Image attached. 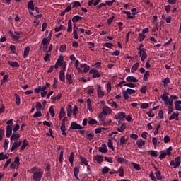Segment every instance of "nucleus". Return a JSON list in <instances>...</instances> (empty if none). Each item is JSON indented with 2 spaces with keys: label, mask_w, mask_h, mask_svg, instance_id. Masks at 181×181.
Segmentation results:
<instances>
[{
  "label": "nucleus",
  "mask_w": 181,
  "mask_h": 181,
  "mask_svg": "<svg viewBox=\"0 0 181 181\" xmlns=\"http://www.w3.org/2000/svg\"><path fill=\"white\" fill-rule=\"evenodd\" d=\"M139 67V63H136L134 64L132 66V69H131V72L132 73H134L136 71L138 70V68Z\"/></svg>",
  "instance_id": "obj_32"
},
{
  "label": "nucleus",
  "mask_w": 181,
  "mask_h": 181,
  "mask_svg": "<svg viewBox=\"0 0 181 181\" xmlns=\"http://www.w3.org/2000/svg\"><path fill=\"white\" fill-rule=\"evenodd\" d=\"M114 2H115V0H112V1H106L105 4V6H112V4H114Z\"/></svg>",
  "instance_id": "obj_62"
},
{
  "label": "nucleus",
  "mask_w": 181,
  "mask_h": 181,
  "mask_svg": "<svg viewBox=\"0 0 181 181\" xmlns=\"http://www.w3.org/2000/svg\"><path fill=\"white\" fill-rule=\"evenodd\" d=\"M81 19H83V17L76 15L72 18V22L76 23V22H78V21H81Z\"/></svg>",
  "instance_id": "obj_33"
},
{
  "label": "nucleus",
  "mask_w": 181,
  "mask_h": 181,
  "mask_svg": "<svg viewBox=\"0 0 181 181\" xmlns=\"http://www.w3.org/2000/svg\"><path fill=\"white\" fill-rule=\"evenodd\" d=\"M44 62H50V54H49V52H46Z\"/></svg>",
  "instance_id": "obj_55"
},
{
  "label": "nucleus",
  "mask_w": 181,
  "mask_h": 181,
  "mask_svg": "<svg viewBox=\"0 0 181 181\" xmlns=\"http://www.w3.org/2000/svg\"><path fill=\"white\" fill-rule=\"evenodd\" d=\"M78 173H80V168H78V167H75L74 168V175L77 180H80V178H78Z\"/></svg>",
  "instance_id": "obj_16"
},
{
  "label": "nucleus",
  "mask_w": 181,
  "mask_h": 181,
  "mask_svg": "<svg viewBox=\"0 0 181 181\" xmlns=\"http://www.w3.org/2000/svg\"><path fill=\"white\" fill-rule=\"evenodd\" d=\"M151 74V72L149 71H146L144 74L143 80L144 81H148V76Z\"/></svg>",
  "instance_id": "obj_50"
},
{
  "label": "nucleus",
  "mask_w": 181,
  "mask_h": 181,
  "mask_svg": "<svg viewBox=\"0 0 181 181\" xmlns=\"http://www.w3.org/2000/svg\"><path fill=\"white\" fill-rule=\"evenodd\" d=\"M66 81H68L69 84H73V78L71 77V74L66 73Z\"/></svg>",
  "instance_id": "obj_24"
},
{
  "label": "nucleus",
  "mask_w": 181,
  "mask_h": 181,
  "mask_svg": "<svg viewBox=\"0 0 181 181\" xmlns=\"http://www.w3.org/2000/svg\"><path fill=\"white\" fill-rule=\"evenodd\" d=\"M109 105H111L112 108H118V104L116 102L112 101V99L108 100Z\"/></svg>",
  "instance_id": "obj_29"
},
{
  "label": "nucleus",
  "mask_w": 181,
  "mask_h": 181,
  "mask_svg": "<svg viewBox=\"0 0 181 181\" xmlns=\"http://www.w3.org/2000/svg\"><path fill=\"white\" fill-rule=\"evenodd\" d=\"M69 160V163H71V165H73V162H74V152H71L70 153Z\"/></svg>",
  "instance_id": "obj_42"
},
{
  "label": "nucleus",
  "mask_w": 181,
  "mask_h": 181,
  "mask_svg": "<svg viewBox=\"0 0 181 181\" xmlns=\"http://www.w3.org/2000/svg\"><path fill=\"white\" fill-rule=\"evenodd\" d=\"M98 117H99V119H100L102 124H104V122H105V117H104V115L103 113H100Z\"/></svg>",
  "instance_id": "obj_51"
},
{
  "label": "nucleus",
  "mask_w": 181,
  "mask_h": 181,
  "mask_svg": "<svg viewBox=\"0 0 181 181\" xmlns=\"http://www.w3.org/2000/svg\"><path fill=\"white\" fill-rule=\"evenodd\" d=\"M31 173H33V177L35 181H40L42 180V177L43 176V172L40 168L37 167H34L31 170Z\"/></svg>",
  "instance_id": "obj_1"
},
{
  "label": "nucleus",
  "mask_w": 181,
  "mask_h": 181,
  "mask_svg": "<svg viewBox=\"0 0 181 181\" xmlns=\"http://www.w3.org/2000/svg\"><path fill=\"white\" fill-rule=\"evenodd\" d=\"M136 91L134 89L127 88L126 90L122 91V94L124 100H128L129 98V95L132 94H135Z\"/></svg>",
  "instance_id": "obj_3"
},
{
  "label": "nucleus",
  "mask_w": 181,
  "mask_h": 181,
  "mask_svg": "<svg viewBox=\"0 0 181 181\" xmlns=\"http://www.w3.org/2000/svg\"><path fill=\"white\" fill-rule=\"evenodd\" d=\"M127 117V115L124 112H120L115 115V119H124Z\"/></svg>",
  "instance_id": "obj_10"
},
{
  "label": "nucleus",
  "mask_w": 181,
  "mask_h": 181,
  "mask_svg": "<svg viewBox=\"0 0 181 181\" xmlns=\"http://www.w3.org/2000/svg\"><path fill=\"white\" fill-rule=\"evenodd\" d=\"M87 108L90 112H93V107L91 106V100L90 98L87 99Z\"/></svg>",
  "instance_id": "obj_27"
},
{
  "label": "nucleus",
  "mask_w": 181,
  "mask_h": 181,
  "mask_svg": "<svg viewBox=\"0 0 181 181\" xmlns=\"http://www.w3.org/2000/svg\"><path fill=\"white\" fill-rule=\"evenodd\" d=\"M86 136L88 141H92L94 139V133H88Z\"/></svg>",
  "instance_id": "obj_54"
},
{
  "label": "nucleus",
  "mask_w": 181,
  "mask_h": 181,
  "mask_svg": "<svg viewBox=\"0 0 181 181\" xmlns=\"http://www.w3.org/2000/svg\"><path fill=\"white\" fill-rule=\"evenodd\" d=\"M9 33L11 35V37L12 39H14V40H19V39H21V33H19L18 31H15L14 32L15 34H13V33H12V31H9Z\"/></svg>",
  "instance_id": "obj_6"
},
{
  "label": "nucleus",
  "mask_w": 181,
  "mask_h": 181,
  "mask_svg": "<svg viewBox=\"0 0 181 181\" xmlns=\"http://www.w3.org/2000/svg\"><path fill=\"white\" fill-rule=\"evenodd\" d=\"M8 63L11 67H13V69H18V67H19V63L16 62L8 61Z\"/></svg>",
  "instance_id": "obj_20"
},
{
  "label": "nucleus",
  "mask_w": 181,
  "mask_h": 181,
  "mask_svg": "<svg viewBox=\"0 0 181 181\" xmlns=\"http://www.w3.org/2000/svg\"><path fill=\"white\" fill-rule=\"evenodd\" d=\"M88 6H93H93H97V5H98V1L97 0H88Z\"/></svg>",
  "instance_id": "obj_30"
},
{
  "label": "nucleus",
  "mask_w": 181,
  "mask_h": 181,
  "mask_svg": "<svg viewBox=\"0 0 181 181\" xmlns=\"http://www.w3.org/2000/svg\"><path fill=\"white\" fill-rule=\"evenodd\" d=\"M181 160L180 157L177 156L175 158V160H172L170 163V166H173L174 168H179L180 166Z\"/></svg>",
  "instance_id": "obj_4"
},
{
  "label": "nucleus",
  "mask_w": 181,
  "mask_h": 181,
  "mask_svg": "<svg viewBox=\"0 0 181 181\" xmlns=\"http://www.w3.org/2000/svg\"><path fill=\"white\" fill-rule=\"evenodd\" d=\"M98 123V122H97V120H95V119H90L89 121H88V124L89 125H91V126H93V125H95V124H97Z\"/></svg>",
  "instance_id": "obj_57"
},
{
  "label": "nucleus",
  "mask_w": 181,
  "mask_h": 181,
  "mask_svg": "<svg viewBox=\"0 0 181 181\" xmlns=\"http://www.w3.org/2000/svg\"><path fill=\"white\" fill-rule=\"evenodd\" d=\"M145 37H146L145 34L139 33L138 37L139 42H144V40H145Z\"/></svg>",
  "instance_id": "obj_41"
},
{
  "label": "nucleus",
  "mask_w": 181,
  "mask_h": 181,
  "mask_svg": "<svg viewBox=\"0 0 181 181\" xmlns=\"http://www.w3.org/2000/svg\"><path fill=\"white\" fill-rule=\"evenodd\" d=\"M69 128L70 129H83V127L76 122H72Z\"/></svg>",
  "instance_id": "obj_8"
},
{
  "label": "nucleus",
  "mask_w": 181,
  "mask_h": 181,
  "mask_svg": "<svg viewBox=\"0 0 181 181\" xmlns=\"http://www.w3.org/2000/svg\"><path fill=\"white\" fill-rule=\"evenodd\" d=\"M136 144L138 145V148L141 149V148L145 145V141L142 140V139H140L137 140Z\"/></svg>",
  "instance_id": "obj_26"
},
{
  "label": "nucleus",
  "mask_w": 181,
  "mask_h": 181,
  "mask_svg": "<svg viewBox=\"0 0 181 181\" xmlns=\"http://www.w3.org/2000/svg\"><path fill=\"white\" fill-rule=\"evenodd\" d=\"M148 153H150L151 156H152L153 158H156L158 156V151L155 150L148 151Z\"/></svg>",
  "instance_id": "obj_37"
},
{
  "label": "nucleus",
  "mask_w": 181,
  "mask_h": 181,
  "mask_svg": "<svg viewBox=\"0 0 181 181\" xmlns=\"http://www.w3.org/2000/svg\"><path fill=\"white\" fill-rule=\"evenodd\" d=\"M66 49H67V45H62L59 47V52H61V53H64V52H66Z\"/></svg>",
  "instance_id": "obj_49"
},
{
  "label": "nucleus",
  "mask_w": 181,
  "mask_h": 181,
  "mask_svg": "<svg viewBox=\"0 0 181 181\" xmlns=\"http://www.w3.org/2000/svg\"><path fill=\"white\" fill-rule=\"evenodd\" d=\"M132 165L134 169L136 170H141V165L136 163H132Z\"/></svg>",
  "instance_id": "obj_48"
},
{
  "label": "nucleus",
  "mask_w": 181,
  "mask_h": 181,
  "mask_svg": "<svg viewBox=\"0 0 181 181\" xmlns=\"http://www.w3.org/2000/svg\"><path fill=\"white\" fill-rule=\"evenodd\" d=\"M80 159L81 160V163H83V165H85L86 166H89L88 165V161L87 160V158L81 156Z\"/></svg>",
  "instance_id": "obj_45"
},
{
  "label": "nucleus",
  "mask_w": 181,
  "mask_h": 181,
  "mask_svg": "<svg viewBox=\"0 0 181 181\" xmlns=\"http://www.w3.org/2000/svg\"><path fill=\"white\" fill-rule=\"evenodd\" d=\"M59 80L62 83H66V75L63 71L59 72Z\"/></svg>",
  "instance_id": "obj_25"
},
{
  "label": "nucleus",
  "mask_w": 181,
  "mask_h": 181,
  "mask_svg": "<svg viewBox=\"0 0 181 181\" xmlns=\"http://www.w3.org/2000/svg\"><path fill=\"white\" fill-rule=\"evenodd\" d=\"M127 81H128L129 83H138V79H136V78H135L134 76H127L126 78Z\"/></svg>",
  "instance_id": "obj_17"
},
{
  "label": "nucleus",
  "mask_w": 181,
  "mask_h": 181,
  "mask_svg": "<svg viewBox=\"0 0 181 181\" xmlns=\"http://www.w3.org/2000/svg\"><path fill=\"white\" fill-rule=\"evenodd\" d=\"M56 64L60 66H63V58L58 59L57 61L56 62Z\"/></svg>",
  "instance_id": "obj_64"
},
{
  "label": "nucleus",
  "mask_w": 181,
  "mask_h": 181,
  "mask_svg": "<svg viewBox=\"0 0 181 181\" xmlns=\"http://www.w3.org/2000/svg\"><path fill=\"white\" fill-rule=\"evenodd\" d=\"M26 146H29V142H28L27 139H24L23 141V144L21 146V151H24V149L26 148Z\"/></svg>",
  "instance_id": "obj_28"
},
{
  "label": "nucleus",
  "mask_w": 181,
  "mask_h": 181,
  "mask_svg": "<svg viewBox=\"0 0 181 181\" xmlns=\"http://www.w3.org/2000/svg\"><path fill=\"white\" fill-rule=\"evenodd\" d=\"M21 158H19V156L16 157L14 160V163L16 165H17V169H19V165H21Z\"/></svg>",
  "instance_id": "obj_44"
},
{
  "label": "nucleus",
  "mask_w": 181,
  "mask_h": 181,
  "mask_svg": "<svg viewBox=\"0 0 181 181\" xmlns=\"http://www.w3.org/2000/svg\"><path fill=\"white\" fill-rule=\"evenodd\" d=\"M127 142V139H125V136H123L120 138V145L124 146V144Z\"/></svg>",
  "instance_id": "obj_59"
},
{
  "label": "nucleus",
  "mask_w": 181,
  "mask_h": 181,
  "mask_svg": "<svg viewBox=\"0 0 181 181\" xmlns=\"http://www.w3.org/2000/svg\"><path fill=\"white\" fill-rule=\"evenodd\" d=\"M66 32H68V33H71V32H73V23H71V20L68 21V28Z\"/></svg>",
  "instance_id": "obj_19"
},
{
  "label": "nucleus",
  "mask_w": 181,
  "mask_h": 181,
  "mask_svg": "<svg viewBox=\"0 0 181 181\" xmlns=\"http://www.w3.org/2000/svg\"><path fill=\"white\" fill-rule=\"evenodd\" d=\"M175 105L177 111H181V105L178 103L177 100L175 102Z\"/></svg>",
  "instance_id": "obj_61"
},
{
  "label": "nucleus",
  "mask_w": 181,
  "mask_h": 181,
  "mask_svg": "<svg viewBox=\"0 0 181 181\" xmlns=\"http://www.w3.org/2000/svg\"><path fill=\"white\" fill-rule=\"evenodd\" d=\"M124 168H122V166L119 168V170H117V173H119L120 177H124Z\"/></svg>",
  "instance_id": "obj_40"
},
{
  "label": "nucleus",
  "mask_w": 181,
  "mask_h": 181,
  "mask_svg": "<svg viewBox=\"0 0 181 181\" xmlns=\"http://www.w3.org/2000/svg\"><path fill=\"white\" fill-rule=\"evenodd\" d=\"M27 8L30 11H35V4H33V0H30L28 1Z\"/></svg>",
  "instance_id": "obj_18"
},
{
  "label": "nucleus",
  "mask_w": 181,
  "mask_h": 181,
  "mask_svg": "<svg viewBox=\"0 0 181 181\" xmlns=\"http://www.w3.org/2000/svg\"><path fill=\"white\" fill-rule=\"evenodd\" d=\"M9 49L11 50V53L13 54H16V56H18V53L16 52V51H15V50H16V46L11 45Z\"/></svg>",
  "instance_id": "obj_43"
},
{
  "label": "nucleus",
  "mask_w": 181,
  "mask_h": 181,
  "mask_svg": "<svg viewBox=\"0 0 181 181\" xmlns=\"http://www.w3.org/2000/svg\"><path fill=\"white\" fill-rule=\"evenodd\" d=\"M50 45V36L42 39L41 46H46Z\"/></svg>",
  "instance_id": "obj_12"
},
{
  "label": "nucleus",
  "mask_w": 181,
  "mask_h": 181,
  "mask_svg": "<svg viewBox=\"0 0 181 181\" xmlns=\"http://www.w3.org/2000/svg\"><path fill=\"white\" fill-rule=\"evenodd\" d=\"M109 111H111V110L110 109V107L108 106L104 107L103 109V115H108Z\"/></svg>",
  "instance_id": "obj_36"
},
{
  "label": "nucleus",
  "mask_w": 181,
  "mask_h": 181,
  "mask_svg": "<svg viewBox=\"0 0 181 181\" xmlns=\"http://www.w3.org/2000/svg\"><path fill=\"white\" fill-rule=\"evenodd\" d=\"M13 129V125H7L6 129V138H11V135H12V129Z\"/></svg>",
  "instance_id": "obj_7"
},
{
  "label": "nucleus",
  "mask_w": 181,
  "mask_h": 181,
  "mask_svg": "<svg viewBox=\"0 0 181 181\" xmlns=\"http://www.w3.org/2000/svg\"><path fill=\"white\" fill-rule=\"evenodd\" d=\"M108 172H110V168L105 166L102 169V173L103 175H105V173H108Z\"/></svg>",
  "instance_id": "obj_53"
},
{
  "label": "nucleus",
  "mask_w": 181,
  "mask_h": 181,
  "mask_svg": "<svg viewBox=\"0 0 181 181\" xmlns=\"http://www.w3.org/2000/svg\"><path fill=\"white\" fill-rule=\"evenodd\" d=\"M30 52V47H27L24 50L23 57L26 59L28 56H29V52Z\"/></svg>",
  "instance_id": "obj_34"
},
{
  "label": "nucleus",
  "mask_w": 181,
  "mask_h": 181,
  "mask_svg": "<svg viewBox=\"0 0 181 181\" xmlns=\"http://www.w3.org/2000/svg\"><path fill=\"white\" fill-rule=\"evenodd\" d=\"M94 159H95V160L99 164L103 163V162H104V159L103 158V156H101V155L95 156Z\"/></svg>",
  "instance_id": "obj_21"
},
{
  "label": "nucleus",
  "mask_w": 181,
  "mask_h": 181,
  "mask_svg": "<svg viewBox=\"0 0 181 181\" xmlns=\"http://www.w3.org/2000/svg\"><path fill=\"white\" fill-rule=\"evenodd\" d=\"M155 170L156 173H155L157 180H162V174L160 170L156 167H155Z\"/></svg>",
  "instance_id": "obj_15"
},
{
  "label": "nucleus",
  "mask_w": 181,
  "mask_h": 181,
  "mask_svg": "<svg viewBox=\"0 0 181 181\" xmlns=\"http://www.w3.org/2000/svg\"><path fill=\"white\" fill-rule=\"evenodd\" d=\"M98 151L101 153H107V152H108V148H107V145L105 144H102L101 147H98Z\"/></svg>",
  "instance_id": "obj_13"
},
{
  "label": "nucleus",
  "mask_w": 181,
  "mask_h": 181,
  "mask_svg": "<svg viewBox=\"0 0 181 181\" xmlns=\"http://www.w3.org/2000/svg\"><path fill=\"white\" fill-rule=\"evenodd\" d=\"M140 57H141V62H145V59L148 57V54H146V51H144L143 52H141V55Z\"/></svg>",
  "instance_id": "obj_46"
},
{
  "label": "nucleus",
  "mask_w": 181,
  "mask_h": 181,
  "mask_svg": "<svg viewBox=\"0 0 181 181\" xmlns=\"http://www.w3.org/2000/svg\"><path fill=\"white\" fill-rule=\"evenodd\" d=\"M59 117H61V118H64V117H66V111L64 110V107H61Z\"/></svg>",
  "instance_id": "obj_35"
},
{
  "label": "nucleus",
  "mask_w": 181,
  "mask_h": 181,
  "mask_svg": "<svg viewBox=\"0 0 181 181\" xmlns=\"http://www.w3.org/2000/svg\"><path fill=\"white\" fill-rule=\"evenodd\" d=\"M97 93H98V97H99V98L104 97L105 94H104V91L101 90V85H98Z\"/></svg>",
  "instance_id": "obj_14"
},
{
  "label": "nucleus",
  "mask_w": 181,
  "mask_h": 181,
  "mask_svg": "<svg viewBox=\"0 0 181 181\" xmlns=\"http://www.w3.org/2000/svg\"><path fill=\"white\" fill-rule=\"evenodd\" d=\"M66 112H67V117H71V114H73V107L70 105H68L66 107Z\"/></svg>",
  "instance_id": "obj_22"
},
{
  "label": "nucleus",
  "mask_w": 181,
  "mask_h": 181,
  "mask_svg": "<svg viewBox=\"0 0 181 181\" xmlns=\"http://www.w3.org/2000/svg\"><path fill=\"white\" fill-rule=\"evenodd\" d=\"M21 145H22V141H14V143L13 144L10 151L13 152L15 151V149H18V148H19V146H21Z\"/></svg>",
  "instance_id": "obj_9"
},
{
  "label": "nucleus",
  "mask_w": 181,
  "mask_h": 181,
  "mask_svg": "<svg viewBox=\"0 0 181 181\" xmlns=\"http://www.w3.org/2000/svg\"><path fill=\"white\" fill-rule=\"evenodd\" d=\"M124 86L126 87H130V88H135V87H136V84L135 83H124Z\"/></svg>",
  "instance_id": "obj_63"
},
{
  "label": "nucleus",
  "mask_w": 181,
  "mask_h": 181,
  "mask_svg": "<svg viewBox=\"0 0 181 181\" xmlns=\"http://www.w3.org/2000/svg\"><path fill=\"white\" fill-rule=\"evenodd\" d=\"M66 121H69V118L67 117H64L62 119L60 126V129L62 132V134L64 136V138H67V134L66 133Z\"/></svg>",
  "instance_id": "obj_2"
},
{
  "label": "nucleus",
  "mask_w": 181,
  "mask_h": 181,
  "mask_svg": "<svg viewBox=\"0 0 181 181\" xmlns=\"http://www.w3.org/2000/svg\"><path fill=\"white\" fill-rule=\"evenodd\" d=\"M148 107L149 104L148 103H144L141 104L140 108H141V110H146Z\"/></svg>",
  "instance_id": "obj_56"
},
{
  "label": "nucleus",
  "mask_w": 181,
  "mask_h": 181,
  "mask_svg": "<svg viewBox=\"0 0 181 181\" xmlns=\"http://www.w3.org/2000/svg\"><path fill=\"white\" fill-rule=\"evenodd\" d=\"M49 112L51 115V117H52V118H54V109L53 108V106H50L49 109Z\"/></svg>",
  "instance_id": "obj_52"
},
{
  "label": "nucleus",
  "mask_w": 181,
  "mask_h": 181,
  "mask_svg": "<svg viewBox=\"0 0 181 181\" xmlns=\"http://www.w3.org/2000/svg\"><path fill=\"white\" fill-rule=\"evenodd\" d=\"M104 47H107V49H111L114 46V45L111 42H106L103 44Z\"/></svg>",
  "instance_id": "obj_60"
},
{
  "label": "nucleus",
  "mask_w": 181,
  "mask_h": 181,
  "mask_svg": "<svg viewBox=\"0 0 181 181\" xmlns=\"http://www.w3.org/2000/svg\"><path fill=\"white\" fill-rule=\"evenodd\" d=\"M162 83H163L164 87H168V85L170 83V78L167 77L163 81H162Z\"/></svg>",
  "instance_id": "obj_38"
},
{
  "label": "nucleus",
  "mask_w": 181,
  "mask_h": 181,
  "mask_svg": "<svg viewBox=\"0 0 181 181\" xmlns=\"http://www.w3.org/2000/svg\"><path fill=\"white\" fill-rule=\"evenodd\" d=\"M168 105H169L168 114L170 115L173 112V100L172 99H169Z\"/></svg>",
  "instance_id": "obj_11"
},
{
  "label": "nucleus",
  "mask_w": 181,
  "mask_h": 181,
  "mask_svg": "<svg viewBox=\"0 0 181 181\" xmlns=\"http://www.w3.org/2000/svg\"><path fill=\"white\" fill-rule=\"evenodd\" d=\"M161 98L163 101H164L165 105H168L169 104V97L166 95V94L163 93V95L161 96Z\"/></svg>",
  "instance_id": "obj_23"
},
{
  "label": "nucleus",
  "mask_w": 181,
  "mask_h": 181,
  "mask_svg": "<svg viewBox=\"0 0 181 181\" xmlns=\"http://www.w3.org/2000/svg\"><path fill=\"white\" fill-rule=\"evenodd\" d=\"M36 110L37 111H42V103L37 102L36 104Z\"/></svg>",
  "instance_id": "obj_58"
},
{
  "label": "nucleus",
  "mask_w": 181,
  "mask_h": 181,
  "mask_svg": "<svg viewBox=\"0 0 181 181\" xmlns=\"http://www.w3.org/2000/svg\"><path fill=\"white\" fill-rule=\"evenodd\" d=\"M127 129V124H125V122H123L120 127L117 128V131L119 132H124L125 129Z\"/></svg>",
  "instance_id": "obj_31"
},
{
  "label": "nucleus",
  "mask_w": 181,
  "mask_h": 181,
  "mask_svg": "<svg viewBox=\"0 0 181 181\" xmlns=\"http://www.w3.org/2000/svg\"><path fill=\"white\" fill-rule=\"evenodd\" d=\"M179 117V113L173 112L170 117L169 120L173 121V119H175V118H177Z\"/></svg>",
  "instance_id": "obj_39"
},
{
  "label": "nucleus",
  "mask_w": 181,
  "mask_h": 181,
  "mask_svg": "<svg viewBox=\"0 0 181 181\" xmlns=\"http://www.w3.org/2000/svg\"><path fill=\"white\" fill-rule=\"evenodd\" d=\"M89 73L90 74H93L92 78H98L99 77H101V74H100L97 69H91Z\"/></svg>",
  "instance_id": "obj_5"
},
{
  "label": "nucleus",
  "mask_w": 181,
  "mask_h": 181,
  "mask_svg": "<svg viewBox=\"0 0 181 181\" xmlns=\"http://www.w3.org/2000/svg\"><path fill=\"white\" fill-rule=\"evenodd\" d=\"M15 98H16V104L17 105H21V97L18 94H15Z\"/></svg>",
  "instance_id": "obj_47"
}]
</instances>
